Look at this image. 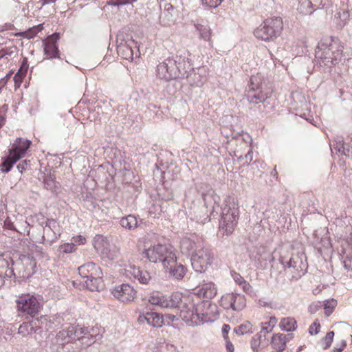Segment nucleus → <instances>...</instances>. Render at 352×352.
I'll return each instance as SVG.
<instances>
[{
  "label": "nucleus",
  "instance_id": "obj_1",
  "mask_svg": "<svg viewBox=\"0 0 352 352\" xmlns=\"http://www.w3.org/2000/svg\"><path fill=\"white\" fill-rule=\"evenodd\" d=\"M179 55L168 58L157 65L156 76L166 81L176 78H188L193 71L192 54L188 50L179 51Z\"/></svg>",
  "mask_w": 352,
  "mask_h": 352
},
{
  "label": "nucleus",
  "instance_id": "obj_2",
  "mask_svg": "<svg viewBox=\"0 0 352 352\" xmlns=\"http://www.w3.org/2000/svg\"><path fill=\"white\" fill-rule=\"evenodd\" d=\"M184 311V321L192 326L215 321L219 316L218 307L210 301L194 298L193 308Z\"/></svg>",
  "mask_w": 352,
  "mask_h": 352
},
{
  "label": "nucleus",
  "instance_id": "obj_3",
  "mask_svg": "<svg viewBox=\"0 0 352 352\" xmlns=\"http://www.w3.org/2000/svg\"><path fill=\"white\" fill-rule=\"evenodd\" d=\"M315 57L320 67L331 68L342 60V47L330 39L322 40L316 49Z\"/></svg>",
  "mask_w": 352,
  "mask_h": 352
},
{
  "label": "nucleus",
  "instance_id": "obj_4",
  "mask_svg": "<svg viewBox=\"0 0 352 352\" xmlns=\"http://www.w3.org/2000/svg\"><path fill=\"white\" fill-rule=\"evenodd\" d=\"M142 255L150 262L161 263L164 268H168L169 265H173L177 262L175 250L170 245H151L144 249Z\"/></svg>",
  "mask_w": 352,
  "mask_h": 352
},
{
  "label": "nucleus",
  "instance_id": "obj_5",
  "mask_svg": "<svg viewBox=\"0 0 352 352\" xmlns=\"http://www.w3.org/2000/svg\"><path fill=\"white\" fill-rule=\"evenodd\" d=\"M239 207L233 198L224 199L221 206V218L219 227L226 234H230L234 230L239 219Z\"/></svg>",
  "mask_w": 352,
  "mask_h": 352
},
{
  "label": "nucleus",
  "instance_id": "obj_6",
  "mask_svg": "<svg viewBox=\"0 0 352 352\" xmlns=\"http://www.w3.org/2000/svg\"><path fill=\"white\" fill-rule=\"evenodd\" d=\"M283 23L280 17L274 16L266 19L256 29L254 36L265 41H274L280 35Z\"/></svg>",
  "mask_w": 352,
  "mask_h": 352
},
{
  "label": "nucleus",
  "instance_id": "obj_7",
  "mask_svg": "<svg viewBox=\"0 0 352 352\" xmlns=\"http://www.w3.org/2000/svg\"><path fill=\"white\" fill-rule=\"evenodd\" d=\"M16 307L19 316L34 317L40 312L43 305L38 296L25 294L16 298Z\"/></svg>",
  "mask_w": 352,
  "mask_h": 352
},
{
  "label": "nucleus",
  "instance_id": "obj_8",
  "mask_svg": "<svg viewBox=\"0 0 352 352\" xmlns=\"http://www.w3.org/2000/svg\"><path fill=\"white\" fill-rule=\"evenodd\" d=\"M87 334V328L80 327L79 326L70 325L67 329L60 331L56 336V342L60 346H64L66 343H69L76 340H82V343H85L87 346L90 345L94 341L89 342L85 340H89ZM91 340H93L91 336Z\"/></svg>",
  "mask_w": 352,
  "mask_h": 352
},
{
  "label": "nucleus",
  "instance_id": "obj_9",
  "mask_svg": "<svg viewBox=\"0 0 352 352\" xmlns=\"http://www.w3.org/2000/svg\"><path fill=\"white\" fill-rule=\"evenodd\" d=\"M272 94V90L263 84H259L256 76L250 78L247 99L250 104L265 103Z\"/></svg>",
  "mask_w": 352,
  "mask_h": 352
},
{
  "label": "nucleus",
  "instance_id": "obj_10",
  "mask_svg": "<svg viewBox=\"0 0 352 352\" xmlns=\"http://www.w3.org/2000/svg\"><path fill=\"white\" fill-rule=\"evenodd\" d=\"M194 298L198 300V297L195 294L183 295L179 292H174L170 296H167V303L168 305L166 308H180V316L184 320V311H189L193 308Z\"/></svg>",
  "mask_w": 352,
  "mask_h": 352
},
{
  "label": "nucleus",
  "instance_id": "obj_11",
  "mask_svg": "<svg viewBox=\"0 0 352 352\" xmlns=\"http://www.w3.org/2000/svg\"><path fill=\"white\" fill-rule=\"evenodd\" d=\"M28 262L32 263H34V261L31 260L26 255H21L17 260L14 261L9 253L0 254V269H6V276L8 278L14 277V270H21L22 269L20 267V265Z\"/></svg>",
  "mask_w": 352,
  "mask_h": 352
},
{
  "label": "nucleus",
  "instance_id": "obj_12",
  "mask_svg": "<svg viewBox=\"0 0 352 352\" xmlns=\"http://www.w3.org/2000/svg\"><path fill=\"white\" fill-rule=\"evenodd\" d=\"M212 259L210 250L206 248H201L192 254V267L197 272H204L211 265Z\"/></svg>",
  "mask_w": 352,
  "mask_h": 352
},
{
  "label": "nucleus",
  "instance_id": "obj_13",
  "mask_svg": "<svg viewBox=\"0 0 352 352\" xmlns=\"http://www.w3.org/2000/svg\"><path fill=\"white\" fill-rule=\"evenodd\" d=\"M93 245L96 252L103 258L113 260L119 254V250L111 246L107 237L97 234L93 239Z\"/></svg>",
  "mask_w": 352,
  "mask_h": 352
},
{
  "label": "nucleus",
  "instance_id": "obj_14",
  "mask_svg": "<svg viewBox=\"0 0 352 352\" xmlns=\"http://www.w3.org/2000/svg\"><path fill=\"white\" fill-rule=\"evenodd\" d=\"M219 304L225 309H232L234 311H239L245 307L246 299L243 295L228 293L222 296Z\"/></svg>",
  "mask_w": 352,
  "mask_h": 352
},
{
  "label": "nucleus",
  "instance_id": "obj_15",
  "mask_svg": "<svg viewBox=\"0 0 352 352\" xmlns=\"http://www.w3.org/2000/svg\"><path fill=\"white\" fill-rule=\"evenodd\" d=\"M304 257L305 256L302 253H297L292 254L289 259L280 256V262L284 267L293 269L294 272L296 273V274L293 276V278H298L303 274L302 271L305 264L302 260Z\"/></svg>",
  "mask_w": 352,
  "mask_h": 352
},
{
  "label": "nucleus",
  "instance_id": "obj_16",
  "mask_svg": "<svg viewBox=\"0 0 352 352\" xmlns=\"http://www.w3.org/2000/svg\"><path fill=\"white\" fill-rule=\"evenodd\" d=\"M111 294L122 302H130L135 299L136 291L129 284L123 283L115 286L111 290Z\"/></svg>",
  "mask_w": 352,
  "mask_h": 352
},
{
  "label": "nucleus",
  "instance_id": "obj_17",
  "mask_svg": "<svg viewBox=\"0 0 352 352\" xmlns=\"http://www.w3.org/2000/svg\"><path fill=\"white\" fill-rule=\"evenodd\" d=\"M32 142L22 138H17L12 144L9 153L14 157H19V160L23 157L30 148Z\"/></svg>",
  "mask_w": 352,
  "mask_h": 352
},
{
  "label": "nucleus",
  "instance_id": "obj_18",
  "mask_svg": "<svg viewBox=\"0 0 352 352\" xmlns=\"http://www.w3.org/2000/svg\"><path fill=\"white\" fill-rule=\"evenodd\" d=\"M138 321L140 324H147L153 327H161L164 324L162 316L156 312L140 313Z\"/></svg>",
  "mask_w": 352,
  "mask_h": 352
},
{
  "label": "nucleus",
  "instance_id": "obj_19",
  "mask_svg": "<svg viewBox=\"0 0 352 352\" xmlns=\"http://www.w3.org/2000/svg\"><path fill=\"white\" fill-rule=\"evenodd\" d=\"M59 38L57 34L48 36L44 43V52L48 58H54L58 56V49L56 43Z\"/></svg>",
  "mask_w": 352,
  "mask_h": 352
},
{
  "label": "nucleus",
  "instance_id": "obj_20",
  "mask_svg": "<svg viewBox=\"0 0 352 352\" xmlns=\"http://www.w3.org/2000/svg\"><path fill=\"white\" fill-rule=\"evenodd\" d=\"M80 276L85 279L91 276L102 275V270L99 266H97L94 262H88L78 267Z\"/></svg>",
  "mask_w": 352,
  "mask_h": 352
},
{
  "label": "nucleus",
  "instance_id": "obj_21",
  "mask_svg": "<svg viewBox=\"0 0 352 352\" xmlns=\"http://www.w3.org/2000/svg\"><path fill=\"white\" fill-rule=\"evenodd\" d=\"M270 253L264 248H257L250 256L255 265L259 268L266 267L267 261L270 258Z\"/></svg>",
  "mask_w": 352,
  "mask_h": 352
},
{
  "label": "nucleus",
  "instance_id": "obj_22",
  "mask_svg": "<svg viewBox=\"0 0 352 352\" xmlns=\"http://www.w3.org/2000/svg\"><path fill=\"white\" fill-rule=\"evenodd\" d=\"M84 286L90 291H100L104 287L102 275L93 276L84 280Z\"/></svg>",
  "mask_w": 352,
  "mask_h": 352
},
{
  "label": "nucleus",
  "instance_id": "obj_23",
  "mask_svg": "<svg viewBox=\"0 0 352 352\" xmlns=\"http://www.w3.org/2000/svg\"><path fill=\"white\" fill-rule=\"evenodd\" d=\"M291 337L282 333L274 334L272 338V345L274 349L278 351H283L285 349L286 343Z\"/></svg>",
  "mask_w": 352,
  "mask_h": 352
},
{
  "label": "nucleus",
  "instance_id": "obj_24",
  "mask_svg": "<svg viewBox=\"0 0 352 352\" xmlns=\"http://www.w3.org/2000/svg\"><path fill=\"white\" fill-rule=\"evenodd\" d=\"M217 293V287L212 282L204 283L198 291V294L199 296H202L204 298L209 299L214 298Z\"/></svg>",
  "mask_w": 352,
  "mask_h": 352
},
{
  "label": "nucleus",
  "instance_id": "obj_25",
  "mask_svg": "<svg viewBox=\"0 0 352 352\" xmlns=\"http://www.w3.org/2000/svg\"><path fill=\"white\" fill-rule=\"evenodd\" d=\"M267 344L266 336L258 332L250 341L251 349L254 352H258L261 349L264 348Z\"/></svg>",
  "mask_w": 352,
  "mask_h": 352
},
{
  "label": "nucleus",
  "instance_id": "obj_26",
  "mask_svg": "<svg viewBox=\"0 0 352 352\" xmlns=\"http://www.w3.org/2000/svg\"><path fill=\"white\" fill-rule=\"evenodd\" d=\"M117 52L122 58L133 61L134 54L132 47L126 43H121L117 47Z\"/></svg>",
  "mask_w": 352,
  "mask_h": 352
},
{
  "label": "nucleus",
  "instance_id": "obj_27",
  "mask_svg": "<svg viewBox=\"0 0 352 352\" xmlns=\"http://www.w3.org/2000/svg\"><path fill=\"white\" fill-rule=\"evenodd\" d=\"M174 8L170 3H165L164 11L162 12L160 16L161 22L164 23V25H168L173 22V14Z\"/></svg>",
  "mask_w": 352,
  "mask_h": 352
},
{
  "label": "nucleus",
  "instance_id": "obj_28",
  "mask_svg": "<svg viewBox=\"0 0 352 352\" xmlns=\"http://www.w3.org/2000/svg\"><path fill=\"white\" fill-rule=\"evenodd\" d=\"M148 302L153 305H157L162 308H166L168 305L167 303L166 296L163 295L160 292H153L148 298Z\"/></svg>",
  "mask_w": 352,
  "mask_h": 352
},
{
  "label": "nucleus",
  "instance_id": "obj_29",
  "mask_svg": "<svg viewBox=\"0 0 352 352\" xmlns=\"http://www.w3.org/2000/svg\"><path fill=\"white\" fill-rule=\"evenodd\" d=\"M120 223L121 226L125 229L131 230H134L140 226V223L134 215H128L120 219Z\"/></svg>",
  "mask_w": 352,
  "mask_h": 352
},
{
  "label": "nucleus",
  "instance_id": "obj_30",
  "mask_svg": "<svg viewBox=\"0 0 352 352\" xmlns=\"http://www.w3.org/2000/svg\"><path fill=\"white\" fill-rule=\"evenodd\" d=\"M297 10L304 15L311 14L316 9L311 0H298Z\"/></svg>",
  "mask_w": 352,
  "mask_h": 352
},
{
  "label": "nucleus",
  "instance_id": "obj_31",
  "mask_svg": "<svg viewBox=\"0 0 352 352\" xmlns=\"http://www.w3.org/2000/svg\"><path fill=\"white\" fill-rule=\"evenodd\" d=\"M166 269L169 270L170 274L177 279L183 278L186 273V268L182 264L177 265L176 263Z\"/></svg>",
  "mask_w": 352,
  "mask_h": 352
},
{
  "label": "nucleus",
  "instance_id": "obj_32",
  "mask_svg": "<svg viewBox=\"0 0 352 352\" xmlns=\"http://www.w3.org/2000/svg\"><path fill=\"white\" fill-rule=\"evenodd\" d=\"M195 29L199 34V38L205 41H210L211 37V29L208 25L195 24Z\"/></svg>",
  "mask_w": 352,
  "mask_h": 352
},
{
  "label": "nucleus",
  "instance_id": "obj_33",
  "mask_svg": "<svg viewBox=\"0 0 352 352\" xmlns=\"http://www.w3.org/2000/svg\"><path fill=\"white\" fill-rule=\"evenodd\" d=\"M135 276H133V280H138L142 284H147L151 280L149 273L146 270H142L139 267H135L134 272Z\"/></svg>",
  "mask_w": 352,
  "mask_h": 352
},
{
  "label": "nucleus",
  "instance_id": "obj_34",
  "mask_svg": "<svg viewBox=\"0 0 352 352\" xmlns=\"http://www.w3.org/2000/svg\"><path fill=\"white\" fill-rule=\"evenodd\" d=\"M135 276H133V280H138L142 284H147L151 280L149 273L146 270H142L139 267H135L134 272Z\"/></svg>",
  "mask_w": 352,
  "mask_h": 352
},
{
  "label": "nucleus",
  "instance_id": "obj_35",
  "mask_svg": "<svg viewBox=\"0 0 352 352\" xmlns=\"http://www.w3.org/2000/svg\"><path fill=\"white\" fill-rule=\"evenodd\" d=\"M135 276H133V280H138L142 284H147L151 280L149 273L146 270H142L139 267H135L134 272Z\"/></svg>",
  "mask_w": 352,
  "mask_h": 352
},
{
  "label": "nucleus",
  "instance_id": "obj_36",
  "mask_svg": "<svg viewBox=\"0 0 352 352\" xmlns=\"http://www.w3.org/2000/svg\"><path fill=\"white\" fill-rule=\"evenodd\" d=\"M43 184L45 188L56 192L58 189V183L55 180L54 175L52 174L47 175L44 177Z\"/></svg>",
  "mask_w": 352,
  "mask_h": 352
},
{
  "label": "nucleus",
  "instance_id": "obj_37",
  "mask_svg": "<svg viewBox=\"0 0 352 352\" xmlns=\"http://www.w3.org/2000/svg\"><path fill=\"white\" fill-rule=\"evenodd\" d=\"M19 160V157H14L9 153V155L4 159L1 164V171L8 173L13 165Z\"/></svg>",
  "mask_w": 352,
  "mask_h": 352
},
{
  "label": "nucleus",
  "instance_id": "obj_38",
  "mask_svg": "<svg viewBox=\"0 0 352 352\" xmlns=\"http://www.w3.org/2000/svg\"><path fill=\"white\" fill-rule=\"evenodd\" d=\"M280 328L286 331H292L296 329V321L294 318H284L280 322Z\"/></svg>",
  "mask_w": 352,
  "mask_h": 352
},
{
  "label": "nucleus",
  "instance_id": "obj_39",
  "mask_svg": "<svg viewBox=\"0 0 352 352\" xmlns=\"http://www.w3.org/2000/svg\"><path fill=\"white\" fill-rule=\"evenodd\" d=\"M197 248L196 243L189 238H184L181 241V249L185 254H190Z\"/></svg>",
  "mask_w": 352,
  "mask_h": 352
},
{
  "label": "nucleus",
  "instance_id": "obj_40",
  "mask_svg": "<svg viewBox=\"0 0 352 352\" xmlns=\"http://www.w3.org/2000/svg\"><path fill=\"white\" fill-rule=\"evenodd\" d=\"M234 332L238 336L253 333L252 324L250 322L241 324L234 329Z\"/></svg>",
  "mask_w": 352,
  "mask_h": 352
},
{
  "label": "nucleus",
  "instance_id": "obj_41",
  "mask_svg": "<svg viewBox=\"0 0 352 352\" xmlns=\"http://www.w3.org/2000/svg\"><path fill=\"white\" fill-rule=\"evenodd\" d=\"M233 278L245 292L248 293L252 291V286L239 274L235 273L233 275Z\"/></svg>",
  "mask_w": 352,
  "mask_h": 352
},
{
  "label": "nucleus",
  "instance_id": "obj_42",
  "mask_svg": "<svg viewBox=\"0 0 352 352\" xmlns=\"http://www.w3.org/2000/svg\"><path fill=\"white\" fill-rule=\"evenodd\" d=\"M41 30L42 28L41 27V25H39L34 26L25 32L18 33L16 35L22 36L27 38H34L40 31H41Z\"/></svg>",
  "mask_w": 352,
  "mask_h": 352
},
{
  "label": "nucleus",
  "instance_id": "obj_43",
  "mask_svg": "<svg viewBox=\"0 0 352 352\" xmlns=\"http://www.w3.org/2000/svg\"><path fill=\"white\" fill-rule=\"evenodd\" d=\"M16 54V47L12 46L10 47L3 48L0 50V59H9Z\"/></svg>",
  "mask_w": 352,
  "mask_h": 352
},
{
  "label": "nucleus",
  "instance_id": "obj_44",
  "mask_svg": "<svg viewBox=\"0 0 352 352\" xmlns=\"http://www.w3.org/2000/svg\"><path fill=\"white\" fill-rule=\"evenodd\" d=\"M324 314L327 316H329L333 311L334 308L337 305V301L334 299L327 300L324 302Z\"/></svg>",
  "mask_w": 352,
  "mask_h": 352
},
{
  "label": "nucleus",
  "instance_id": "obj_45",
  "mask_svg": "<svg viewBox=\"0 0 352 352\" xmlns=\"http://www.w3.org/2000/svg\"><path fill=\"white\" fill-rule=\"evenodd\" d=\"M338 18L340 20L338 25L340 27H344L349 20L350 14L346 10H342L336 14Z\"/></svg>",
  "mask_w": 352,
  "mask_h": 352
},
{
  "label": "nucleus",
  "instance_id": "obj_46",
  "mask_svg": "<svg viewBox=\"0 0 352 352\" xmlns=\"http://www.w3.org/2000/svg\"><path fill=\"white\" fill-rule=\"evenodd\" d=\"M135 267L136 266L134 265H126L124 269H122V273L129 279H133V276H135L134 272Z\"/></svg>",
  "mask_w": 352,
  "mask_h": 352
},
{
  "label": "nucleus",
  "instance_id": "obj_47",
  "mask_svg": "<svg viewBox=\"0 0 352 352\" xmlns=\"http://www.w3.org/2000/svg\"><path fill=\"white\" fill-rule=\"evenodd\" d=\"M338 151L348 157H352V146L342 144L338 148Z\"/></svg>",
  "mask_w": 352,
  "mask_h": 352
},
{
  "label": "nucleus",
  "instance_id": "obj_48",
  "mask_svg": "<svg viewBox=\"0 0 352 352\" xmlns=\"http://www.w3.org/2000/svg\"><path fill=\"white\" fill-rule=\"evenodd\" d=\"M75 250V244L74 243H66L59 247V251L63 253H70Z\"/></svg>",
  "mask_w": 352,
  "mask_h": 352
},
{
  "label": "nucleus",
  "instance_id": "obj_49",
  "mask_svg": "<svg viewBox=\"0 0 352 352\" xmlns=\"http://www.w3.org/2000/svg\"><path fill=\"white\" fill-rule=\"evenodd\" d=\"M273 329V324H270V323L262 322L261 323V329L259 332L267 336L270 332H271Z\"/></svg>",
  "mask_w": 352,
  "mask_h": 352
},
{
  "label": "nucleus",
  "instance_id": "obj_50",
  "mask_svg": "<svg viewBox=\"0 0 352 352\" xmlns=\"http://www.w3.org/2000/svg\"><path fill=\"white\" fill-rule=\"evenodd\" d=\"M28 60L26 58H24L23 60V62L21 63V65L20 68L18 70L17 73H19L23 76H25L26 73L28 72Z\"/></svg>",
  "mask_w": 352,
  "mask_h": 352
},
{
  "label": "nucleus",
  "instance_id": "obj_51",
  "mask_svg": "<svg viewBox=\"0 0 352 352\" xmlns=\"http://www.w3.org/2000/svg\"><path fill=\"white\" fill-rule=\"evenodd\" d=\"M222 1L223 0H202L204 4L214 8L218 7Z\"/></svg>",
  "mask_w": 352,
  "mask_h": 352
},
{
  "label": "nucleus",
  "instance_id": "obj_52",
  "mask_svg": "<svg viewBox=\"0 0 352 352\" xmlns=\"http://www.w3.org/2000/svg\"><path fill=\"white\" fill-rule=\"evenodd\" d=\"M320 325L317 321H315L309 328V332L311 335H316L320 331Z\"/></svg>",
  "mask_w": 352,
  "mask_h": 352
},
{
  "label": "nucleus",
  "instance_id": "obj_53",
  "mask_svg": "<svg viewBox=\"0 0 352 352\" xmlns=\"http://www.w3.org/2000/svg\"><path fill=\"white\" fill-rule=\"evenodd\" d=\"M30 326V324L28 322L23 323L19 328V333L22 334L23 336L29 333L30 331L28 329Z\"/></svg>",
  "mask_w": 352,
  "mask_h": 352
},
{
  "label": "nucleus",
  "instance_id": "obj_54",
  "mask_svg": "<svg viewBox=\"0 0 352 352\" xmlns=\"http://www.w3.org/2000/svg\"><path fill=\"white\" fill-rule=\"evenodd\" d=\"M4 227L9 230H16L18 232H21V231H19L16 229L15 226L13 224V223L11 221V220L8 218L4 221Z\"/></svg>",
  "mask_w": 352,
  "mask_h": 352
},
{
  "label": "nucleus",
  "instance_id": "obj_55",
  "mask_svg": "<svg viewBox=\"0 0 352 352\" xmlns=\"http://www.w3.org/2000/svg\"><path fill=\"white\" fill-rule=\"evenodd\" d=\"M334 337V332L333 331H329L327 333L325 337V342H326V347L330 346L333 342V339Z\"/></svg>",
  "mask_w": 352,
  "mask_h": 352
},
{
  "label": "nucleus",
  "instance_id": "obj_56",
  "mask_svg": "<svg viewBox=\"0 0 352 352\" xmlns=\"http://www.w3.org/2000/svg\"><path fill=\"white\" fill-rule=\"evenodd\" d=\"M29 163L30 161L23 160L17 165L16 168L21 173H22L23 170L27 169L29 166Z\"/></svg>",
  "mask_w": 352,
  "mask_h": 352
},
{
  "label": "nucleus",
  "instance_id": "obj_57",
  "mask_svg": "<svg viewBox=\"0 0 352 352\" xmlns=\"http://www.w3.org/2000/svg\"><path fill=\"white\" fill-rule=\"evenodd\" d=\"M24 76H23L16 72V74L14 76L15 87H19L21 85V83Z\"/></svg>",
  "mask_w": 352,
  "mask_h": 352
},
{
  "label": "nucleus",
  "instance_id": "obj_58",
  "mask_svg": "<svg viewBox=\"0 0 352 352\" xmlns=\"http://www.w3.org/2000/svg\"><path fill=\"white\" fill-rule=\"evenodd\" d=\"M230 326L227 324H224L222 327V334L225 340L228 338V333L230 330Z\"/></svg>",
  "mask_w": 352,
  "mask_h": 352
},
{
  "label": "nucleus",
  "instance_id": "obj_59",
  "mask_svg": "<svg viewBox=\"0 0 352 352\" xmlns=\"http://www.w3.org/2000/svg\"><path fill=\"white\" fill-rule=\"evenodd\" d=\"M321 307V302H318L317 303H315V304H312L309 306V310L311 313L314 314L315 313L319 307Z\"/></svg>",
  "mask_w": 352,
  "mask_h": 352
},
{
  "label": "nucleus",
  "instance_id": "obj_60",
  "mask_svg": "<svg viewBox=\"0 0 352 352\" xmlns=\"http://www.w3.org/2000/svg\"><path fill=\"white\" fill-rule=\"evenodd\" d=\"M312 1V3L314 4V7H315V9L320 8L321 7L324 6L323 1L324 0H311Z\"/></svg>",
  "mask_w": 352,
  "mask_h": 352
},
{
  "label": "nucleus",
  "instance_id": "obj_61",
  "mask_svg": "<svg viewBox=\"0 0 352 352\" xmlns=\"http://www.w3.org/2000/svg\"><path fill=\"white\" fill-rule=\"evenodd\" d=\"M6 113L0 109V129L5 124Z\"/></svg>",
  "mask_w": 352,
  "mask_h": 352
},
{
  "label": "nucleus",
  "instance_id": "obj_62",
  "mask_svg": "<svg viewBox=\"0 0 352 352\" xmlns=\"http://www.w3.org/2000/svg\"><path fill=\"white\" fill-rule=\"evenodd\" d=\"M346 346V341L342 340L338 348H335L332 352H341Z\"/></svg>",
  "mask_w": 352,
  "mask_h": 352
},
{
  "label": "nucleus",
  "instance_id": "obj_63",
  "mask_svg": "<svg viewBox=\"0 0 352 352\" xmlns=\"http://www.w3.org/2000/svg\"><path fill=\"white\" fill-rule=\"evenodd\" d=\"M226 349L228 352H234V345L230 341L226 342Z\"/></svg>",
  "mask_w": 352,
  "mask_h": 352
},
{
  "label": "nucleus",
  "instance_id": "obj_64",
  "mask_svg": "<svg viewBox=\"0 0 352 352\" xmlns=\"http://www.w3.org/2000/svg\"><path fill=\"white\" fill-rule=\"evenodd\" d=\"M75 242H78L79 244H84L85 243V238L82 236H78L76 238H74Z\"/></svg>",
  "mask_w": 352,
  "mask_h": 352
}]
</instances>
